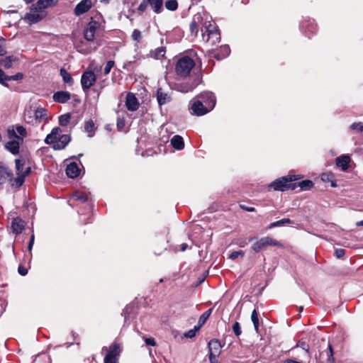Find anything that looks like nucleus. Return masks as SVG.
Returning <instances> with one entry per match:
<instances>
[{
  "mask_svg": "<svg viewBox=\"0 0 363 363\" xmlns=\"http://www.w3.org/2000/svg\"><path fill=\"white\" fill-rule=\"evenodd\" d=\"M16 177H13L12 180V187L19 188L21 187L27 176H28L31 172L30 167H25V161L19 159L15 160Z\"/></svg>",
  "mask_w": 363,
  "mask_h": 363,
  "instance_id": "nucleus-1",
  "label": "nucleus"
},
{
  "mask_svg": "<svg viewBox=\"0 0 363 363\" xmlns=\"http://www.w3.org/2000/svg\"><path fill=\"white\" fill-rule=\"evenodd\" d=\"M212 23V21L208 20V16L206 14L200 13H196L190 23L189 29L192 36L196 37L200 30L201 33L206 30V23Z\"/></svg>",
  "mask_w": 363,
  "mask_h": 363,
  "instance_id": "nucleus-2",
  "label": "nucleus"
},
{
  "mask_svg": "<svg viewBox=\"0 0 363 363\" xmlns=\"http://www.w3.org/2000/svg\"><path fill=\"white\" fill-rule=\"evenodd\" d=\"M195 66L194 60L188 56L179 58L176 64L175 71L180 77H187Z\"/></svg>",
  "mask_w": 363,
  "mask_h": 363,
  "instance_id": "nucleus-3",
  "label": "nucleus"
},
{
  "mask_svg": "<svg viewBox=\"0 0 363 363\" xmlns=\"http://www.w3.org/2000/svg\"><path fill=\"white\" fill-rule=\"evenodd\" d=\"M206 30L202 33V39L211 45H215L220 40V34L214 23H206Z\"/></svg>",
  "mask_w": 363,
  "mask_h": 363,
  "instance_id": "nucleus-4",
  "label": "nucleus"
},
{
  "mask_svg": "<svg viewBox=\"0 0 363 363\" xmlns=\"http://www.w3.org/2000/svg\"><path fill=\"white\" fill-rule=\"evenodd\" d=\"M106 350V354L104 357V363H118L121 346L118 343L113 342L108 347H103L102 351Z\"/></svg>",
  "mask_w": 363,
  "mask_h": 363,
  "instance_id": "nucleus-5",
  "label": "nucleus"
},
{
  "mask_svg": "<svg viewBox=\"0 0 363 363\" xmlns=\"http://www.w3.org/2000/svg\"><path fill=\"white\" fill-rule=\"evenodd\" d=\"M296 178L289 177H284L278 179L269 184V187H272L275 191H286L288 189H294V184L291 183L292 181L295 180Z\"/></svg>",
  "mask_w": 363,
  "mask_h": 363,
  "instance_id": "nucleus-6",
  "label": "nucleus"
},
{
  "mask_svg": "<svg viewBox=\"0 0 363 363\" xmlns=\"http://www.w3.org/2000/svg\"><path fill=\"white\" fill-rule=\"evenodd\" d=\"M47 14V11H40L32 5L29 12L26 13L23 20L29 24H34L44 19Z\"/></svg>",
  "mask_w": 363,
  "mask_h": 363,
  "instance_id": "nucleus-7",
  "label": "nucleus"
},
{
  "mask_svg": "<svg viewBox=\"0 0 363 363\" xmlns=\"http://www.w3.org/2000/svg\"><path fill=\"white\" fill-rule=\"evenodd\" d=\"M269 246L281 247V245L279 241L273 239L272 238L266 236L262 237L258 240H257L252 245V249L253 250L254 252H259Z\"/></svg>",
  "mask_w": 363,
  "mask_h": 363,
  "instance_id": "nucleus-8",
  "label": "nucleus"
},
{
  "mask_svg": "<svg viewBox=\"0 0 363 363\" xmlns=\"http://www.w3.org/2000/svg\"><path fill=\"white\" fill-rule=\"evenodd\" d=\"M13 174L4 162H0V188L6 183L9 182L12 186Z\"/></svg>",
  "mask_w": 363,
  "mask_h": 363,
  "instance_id": "nucleus-9",
  "label": "nucleus"
},
{
  "mask_svg": "<svg viewBox=\"0 0 363 363\" xmlns=\"http://www.w3.org/2000/svg\"><path fill=\"white\" fill-rule=\"evenodd\" d=\"M96 76L92 71H85L81 77V84L82 89L88 91L96 82Z\"/></svg>",
  "mask_w": 363,
  "mask_h": 363,
  "instance_id": "nucleus-10",
  "label": "nucleus"
},
{
  "mask_svg": "<svg viewBox=\"0 0 363 363\" xmlns=\"http://www.w3.org/2000/svg\"><path fill=\"white\" fill-rule=\"evenodd\" d=\"M25 120L28 123H35V124L43 121L46 122L48 120L47 110L43 108H38L34 112V119H32L31 116H29L28 114H26Z\"/></svg>",
  "mask_w": 363,
  "mask_h": 363,
  "instance_id": "nucleus-11",
  "label": "nucleus"
},
{
  "mask_svg": "<svg viewBox=\"0 0 363 363\" xmlns=\"http://www.w3.org/2000/svg\"><path fill=\"white\" fill-rule=\"evenodd\" d=\"M100 24L96 21H90L84 30V37L89 42H93L96 31L99 29Z\"/></svg>",
  "mask_w": 363,
  "mask_h": 363,
  "instance_id": "nucleus-12",
  "label": "nucleus"
},
{
  "mask_svg": "<svg viewBox=\"0 0 363 363\" xmlns=\"http://www.w3.org/2000/svg\"><path fill=\"white\" fill-rule=\"evenodd\" d=\"M191 108L193 113L196 116L204 115L211 111L208 106L206 104H203V103L200 100L191 101Z\"/></svg>",
  "mask_w": 363,
  "mask_h": 363,
  "instance_id": "nucleus-13",
  "label": "nucleus"
},
{
  "mask_svg": "<svg viewBox=\"0 0 363 363\" xmlns=\"http://www.w3.org/2000/svg\"><path fill=\"white\" fill-rule=\"evenodd\" d=\"M92 6L91 0H82L74 8V14L77 16L87 12Z\"/></svg>",
  "mask_w": 363,
  "mask_h": 363,
  "instance_id": "nucleus-14",
  "label": "nucleus"
},
{
  "mask_svg": "<svg viewBox=\"0 0 363 363\" xmlns=\"http://www.w3.org/2000/svg\"><path fill=\"white\" fill-rule=\"evenodd\" d=\"M125 107L130 111H135L139 108L138 100L133 93H128L127 94Z\"/></svg>",
  "mask_w": 363,
  "mask_h": 363,
  "instance_id": "nucleus-15",
  "label": "nucleus"
},
{
  "mask_svg": "<svg viewBox=\"0 0 363 363\" xmlns=\"http://www.w3.org/2000/svg\"><path fill=\"white\" fill-rule=\"evenodd\" d=\"M203 104H206L211 111L216 104V96L212 92H203L199 96Z\"/></svg>",
  "mask_w": 363,
  "mask_h": 363,
  "instance_id": "nucleus-16",
  "label": "nucleus"
},
{
  "mask_svg": "<svg viewBox=\"0 0 363 363\" xmlns=\"http://www.w3.org/2000/svg\"><path fill=\"white\" fill-rule=\"evenodd\" d=\"M70 136L69 135L65 134L62 135L58 138L56 142L52 143L54 149L55 150H62L64 149L68 143L70 142Z\"/></svg>",
  "mask_w": 363,
  "mask_h": 363,
  "instance_id": "nucleus-17",
  "label": "nucleus"
},
{
  "mask_svg": "<svg viewBox=\"0 0 363 363\" xmlns=\"http://www.w3.org/2000/svg\"><path fill=\"white\" fill-rule=\"evenodd\" d=\"M172 99L171 95L164 91L162 88H159L157 91V100L160 106L164 105L170 102Z\"/></svg>",
  "mask_w": 363,
  "mask_h": 363,
  "instance_id": "nucleus-18",
  "label": "nucleus"
},
{
  "mask_svg": "<svg viewBox=\"0 0 363 363\" xmlns=\"http://www.w3.org/2000/svg\"><path fill=\"white\" fill-rule=\"evenodd\" d=\"M350 161V157L347 155H341L335 160L336 165L344 172L347 170Z\"/></svg>",
  "mask_w": 363,
  "mask_h": 363,
  "instance_id": "nucleus-19",
  "label": "nucleus"
},
{
  "mask_svg": "<svg viewBox=\"0 0 363 363\" xmlns=\"http://www.w3.org/2000/svg\"><path fill=\"white\" fill-rule=\"evenodd\" d=\"M71 98V95L68 91H59L53 94L52 99L55 102L64 104L67 102Z\"/></svg>",
  "mask_w": 363,
  "mask_h": 363,
  "instance_id": "nucleus-20",
  "label": "nucleus"
},
{
  "mask_svg": "<svg viewBox=\"0 0 363 363\" xmlns=\"http://www.w3.org/2000/svg\"><path fill=\"white\" fill-rule=\"evenodd\" d=\"M22 142L20 140H12L5 144V148L13 155H17L19 152L20 144Z\"/></svg>",
  "mask_w": 363,
  "mask_h": 363,
  "instance_id": "nucleus-21",
  "label": "nucleus"
},
{
  "mask_svg": "<svg viewBox=\"0 0 363 363\" xmlns=\"http://www.w3.org/2000/svg\"><path fill=\"white\" fill-rule=\"evenodd\" d=\"M57 0H38L36 4H33L36 9L40 11H46L45 9L48 7L56 5Z\"/></svg>",
  "mask_w": 363,
  "mask_h": 363,
  "instance_id": "nucleus-22",
  "label": "nucleus"
},
{
  "mask_svg": "<svg viewBox=\"0 0 363 363\" xmlns=\"http://www.w3.org/2000/svg\"><path fill=\"white\" fill-rule=\"evenodd\" d=\"M61 133L62 130L60 128H54L51 133L46 136L45 143L46 144L51 145L52 143L56 142L58 138L62 135Z\"/></svg>",
  "mask_w": 363,
  "mask_h": 363,
  "instance_id": "nucleus-23",
  "label": "nucleus"
},
{
  "mask_svg": "<svg viewBox=\"0 0 363 363\" xmlns=\"http://www.w3.org/2000/svg\"><path fill=\"white\" fill-rule=\"evenodd\" d=\"M221 345L218 340H211L208 342L209 354L218 356L220 353Z\"/></svg>",
  "mask_w": 363,
  "mask_h": 363,
  "instance_id": "nucleus-24",
  "label": "nucleus"
},
{
  "mask_svg": "<svg viewBox=\"0 0 363 363\" xmlns=\"http://www.w3.org/2000/svg\"><path fill=\"white\" fill-rule=\"evenodd\" d=\"M66 174L69 178H76L79 174V169L76 162H71L66 168Z\"/></svg>",
  "mask_w": 363,
  "mask_h": 363,
  "instance_id": "nucleus-25",
  "label": "nucleus"
},
{
  "mask_svg": "<svg viewBox=\"0 0 363 363\" xmlns=\"http://www.w3.org/2000/svg\"><path fill=\"white\" fill-rule=\"evenodd\" d=\"M199 84L198 80H194L191 83H181L177 85V89L183 93L191 91Z\"/></svg>",
  "mask_w": 363,
  "mask_h": 363,
  "instance_id": "nucleus-26",
  "label": "nucleus"
},
{
  "mask_svg": "<svg viewBox=\"0 0 363 363\" xmlns=\"http://www.w3.org/2000/svg\"><path fill=\"white\" fill-rule=\"evenodd\" d=\"M23 228L24 223L21 218H16L13 219L11 222V229L13 233L16 235L20 234L23 230Z\"/></svg>",
  "mask_w": 363,
  "mask_h": 363,
  "instance_id": "nucleus-27",
  "label": "nucleus"
},
{
  "mask_svg": "<svg viewBox=\"0 0 363 363\" xmlns=\"http://www.w3.org/2000/svg\"><path fill=\"white\" fill-rule=\"evenodd\" d=\"M147 1L156 13H160L163 11V0H147Z\"/></svg>",
  "mask_w": 363,
  "mask_h": 363,
  "instance_id": "nucleus-28",
  "label": "nucleus"
},
{
  "mask_svg": "<svg viewBox=\"0 0 363 363\" xmlns=\"http://www.w3.org/2000/svg\"><path fill=\"white\" fill-rule=\"evenodd\" d=\"M172 145L177 150H181L184 147V140L182 136L176 135L171 139Z\"/></svg>",
  "mask_w": 363,
  "mask_h": 363,
  "instance_id": "nucleus-29",
  "label": "nucleus"
},
{
  "mask_svg": "<svg viewBox=\"0 0 363 363\" xmlns=\"http://www.w3.org/2000/svg\"><path fill=\"white\" fill-rule=\"evenodd\" d=\"M60 75L62 78L63 82L69 85H72L74 80L71 74L64 68L60 69Z\"/></svg>",
  "mask_w": 363,
  "mask_h": 363,
  "instance_id": "nucleus-30",
  "label": "nucleus"
},
{
  "mask_svg": "<svg viewBox=\"0 0 363 363\" xmlns=\"http://www.w3.org/2000/svg\"><path fill=\"white\" fill-rule=\"evenodd\" d=\"M16 57L13 56H9L4 59H1L0 60V65L3 66L6 69L11 68L13 65V63L16 61Z\"/></svg>",
  "mask_w": 363,
  "mask_h": 363,
  "instance_id": "nucleus-31",
  "label": "nucleus"
},
{
  "mask_svg": "<svg viewBox=\"0 0 363 363\" xmlns=\"http://www.w3.org/2000/svg\"><path fill=\"white\" fill-rule=\"evenodd\" d=\"M88 200V196L84 192L77 191L71 196L70 201H79L86 202Z\"/></svg>",
  "mask_w": 363,
  "mask_h": 363,
  "instance_id": "nucleus-32",
  "label": "nucleus"
},
{
  "mask_svg": "<svg viewBox=\"0 0 363 363\" xmlns=\"http://www.w3.org/2000/svg\"><path fill=\"white\" fill-rule=\"evenodd\" d=\"M251 320L253 323L255 331L257 333H258L259 324L258 313L256 309H254L252 312Z\"/></svg>",
  "mask_w": 363,
  "mask_h": 363,
  "instance_id": "nucleus-33",
  "label": "nucleus"
},
{
  "mask_svg": "<svg viewBox=\"0 0 363 363\" xmlns=\"http://www.w3.org/2000/svg\"><path fill=\"white\" fill-rule=\"evenodd\" d=\"M8 136L10 139L20 140L23 141V138L17 135L13 126L9 127L7 130Z\"/></svg>",
  "mask_w": 363,
  "mask_h": 363,
  "instance_id": "nucleus-34",
  "label": "nucleus"
},
{
  "mask_svg": "<svg viewBox=\"0 0 363 363\" xmlns=\"http://www.w3.org/2000/svg\"><path fill=\"white\" fill-rule=\"evenodd\" d=\"M211 312H212V308H210L208 311H206V312H204L200 316V318L199 319V326H200V328L201 327V325H203L206 323V320L210 316Z\"/></svg>",
  "mask_w": 363,
  "mask_h": 363,
  "instance_id": "nucleus-35",
  "label": "nucleus"
},
{
  "mask_svg": "<svg viewBox=\"0 0 363 363\" xmlns=\"http://www.w3.org/2000/svg\"><path fill=\"white\" fill-rule=\"evenodd\" d=\"M71 118V115L69 113H66L61 115L59 117V123L62 126H66L69 123Z\"/></svg>",
  "mask_w": 363,
  "mask_h": 363,
  "instance_id": "nucleus-36",
  "label": "nucleus"
},
{
  "mask_svg": "<svg viewBox=\"0 0 363 363\" xmlns=\"http://www.w3.org/2000/svg\"><path fill=\"white\" fill-rule=\"evenodd\" d=\"M165 7L169 11H175L178 7V3L176 0H167Z\"/></svg>",
  "mask_w": 363,
  "mask_h": 363,
  "instance_id": "nucleus-37",
  "label": "nucleus"
},
{
  "mask_svg": "<svg viewBox=\"0 0 363 363\" xmlns=\"http://www.w3.org/2000/svg\"><path fill=\"white\" fill-rule=\"evenodd\" d=\"M94 128H95L94 123L91 120L85 122L84 129H85L86 132L89 133V137L91 136V133L94 131Z\"/></svg>",
  "mask_w": 363,
  "mask_h": 363,
  "instance_id": "nucleus-38",
  "label": "nucleus"
},
{
  "mask_svg": "<svg viewBox=\"0 0 363 363\" xmlns=\"http://www.w3.org/2000/svg\"><path fill=\"white\" fill-rule=\"evenodd\" d=\"M291 220L289 218H283L281 220H277L276 222L272 223L269 225V228H272L274 227L280 226L284 224L291 223Z\"/></svg>",
  "mask_w": 363,
  "mask_h": 363,
  "instance_id": "nucleus-39",
  "label": "nucleus"
},
{
  "mask_svg": "<svg viewBox=\"0 0 363 363\" xmlns=\"http://www.w3.org/2000/svg\"><path fill=\"white\" fill-rule=\"evenodd\" d=\"M298 186L302 190H308L313 186V183L311 180H303L298 183Z\"/></svg>",
  "mask_w": 363,
  "mask_h": 363,
  "instance_id": "nucleus-40",
  "label": "nucleus"
},
{
  "mask_svg": "<svg viewBox=\"0 0 363 363\" xmlns=\"http://www.w3.org/2000/svg\"><path fill=\"white\" fill-rule=\"evenodd\" d=\"M200 330V326L195 325L194 328L191 330H189L186 333L184 334V336L187 338H192L195 337L196 333Z\"/></svg>",
  "mask_w": 363,
  "mask_h": 363,
  "instance_id": "nucleus-41",
  "label": "nucleus"
},
{
  "mask_svg": "<svg viewBox=\"0 0 363 363\" xmlns=\"http://www.w3.org/2000/svg\"><path fill=\"white\" fill-rule=\"evenodd\" d=\"M165 55V49L163 47L157 48L153 54L155 58L159 60L163 57Z\"/></svg>",
  "mask_w": 363,
  "mask_h": 363,
  "instance_id": "nucleus-42",
  "label": "nucleus"
},
{
  "mask_svg": "<svg viewBox=\"0 0 363 363\" xmlns=\"http://www.w3.org/2000/svg\"><path fill=\"white\" fill-rule=\"evenodd\" d=\"M334 352L333 350V347L330 344L328 345V359L325 363H335V360L334 358Z\"/></svg>",
  "mask_w": 363,
  "mask_h": 363,
  "instance_id": "nucleus-43",
  "label": "nucleus"
},
{
  "mask_svg": "<svg viewBox=\"0 0 363 363\" xmlns=\"http://www.w3.org/2000/svg\"><path fill=\"white\" fill-rule=\"evenodd\" d=\"M114 65H115L114 61H113V60L108 61L105 65L104 69V74L105 75L108 74L110 73L111 69L113 67Z\"/></svg>",
  "mask_w": 363,
  "mask_h": 363,
  "instance_id": "nucleus-44",
  "label": "nucleus"
},
{
  "mask_svg": "<svg viewBox=\"0 0 363 363\" xmlns=\"http://www.w3.org/2000/svg\"><path fill=\"white\" fill-rule=\"evenodd\" d=\"M99 46V44L96 43L93 48L90 47V48H84L82 47V48L79 47V51L82 53L87 54V53L91 52L92 50H95Z\"/></svg>",
  "mask_w": 363,
  "mask_h": 363,
  "instance_id": "nucleus-45",
  "label": "nucleus"
},
{
  "mask_svg": "<svg viewBox=\"0 0 363 363\" xmlns=\"http://www.w3.org/2000/svg\"><path fill=\"white\" fill-rule=\"evenodd\" d=\"M352 130H356L358 133L363 131V123H354L350 125Z\"/></svg>",
  "mask_w": 363,
  "mask_h": 363,
  "instance_id": "nucleus-46",
  "label": "nucleus"
},
{
  "mask_svg": "<svg viewBox=\"0 0 363 363\" xmlns=\"http://www.w3.org/2000/svg\"><path fill=\"white\" fill-rule=\"evenodd\" d=\"M233 333L236 336H239L242 333L240 325L238 322H235L233 325Z\"/></svg>",
  "mask_w": 363,
  "mask_h": 363,
  "instance_id": "nucleus-47",
  "label": "nucleus"
},
{
  "mask_svg": "<svg viewBox=\"0 0 363 363\" xmlns=\"http://www.w3.org/2000/svg\"><path fill=\"white\" fill-rule=\"evenodd\" d=\"M23 74L18 72L12 76L5 77V79L6 81H11V80L16 81V80L21 79L23 78Z\"/></svg>",
  "mask_w": 363,
  "mask_h": 363,
  "instance_id": "nucleus-48",
  "label": "nucleus"
},
{
  "mask_svg": "<svg viewBox=\"0 0 363 363\" xmlns=\"http://www.w3.org/2000/svg\"><path fill=\"white\" fill-rule=\"evenodd\" d=\"M239 256H240V257L244 256V252L242 250L235 251V252H231L230 255H229V258H230L231 259H235Z\"/></svg>",
  "mask_w": 363,
  "mask_h": 363,
  "instance_id": "nucleus-49",
  "label": "nucleus"
},
{
  "mask_svg": "<svg viewBox=\"0 0 363 363\" xmlns=\"http://www.w3.org/2000/svg\"><path fill=\"white\" fill-rule=\"evenodd\" d=\"M220 49L223 51V55L221 57H218L217 55H216V57H217L218 60L228 56L230 53V48L228 45H223L220 48Z\"/></svg>",
  "mask_w": 363,
  "mask_h": 363,
  "instance_id": "nucleus-50",
  "label": "nucleus"
},
{
  "mask_svg": "<svg viewBox=\"0 0 363 363\" xmlns=\"http://www.w3.org/2000/svg\"><path fill=\"white\" fill-rule=\"evenodd\" d=\"M132 38L134 40L139 42L141 40V33L139 30L135 29L132 33Z\"/></svg>",
  "mask_w": 363,
  "mask_h": 363,
  "instance_id": "nucleus-51",
  "label": "nucleus"
},
{
  "mask_svg": "<svg viewBox=\"0 0 363 363\" xmlns=\"http://www.w3.org/2000/svg\"><path fill=\"white\" fill-rule=\"evenodd\" d=\"M16 132H17L22 137L26 135V130L22 125H17L16 128Z\"/></svg>",
  "mask_w": 363,
  "mask_h": 363,
  "instance_id": "nucleus-52",
  "label": "nucleus"
},
{
  "mask_svg": "<svg viewBox=\"0 0 363 363\" xmlns=\"http://www.w3.org/2000/svg\"><path fill=\"white\" fill-rule=\"evenodd\" d=\"M148 5H149V3H148L147 0H143V1L139 5L138 9V11L143 12L146 10Z\"/></svg>",
  "mask_w": 363,
  "mask_h": 363,
  "instance_id": "nucleus-53",
  "label": "nucleus"
},
{
  "mask_svg": "<svg viewBox=\"0 0 363 363\" xmlns=\"http://www.w3.org/2000/svg\"><path fill=\"white\" fill-rule=\"evenodd\" d=\"M335 255L337 258H342L345 255V250L343 249H337L335 251Z\"/></svg>",
  "mask_w": 363,
  "mask_h": 363,
  "instance_id": "nucleus-54",
  "label": "nucleus"
},
{
  "mask_svg": "<svg viewBox=\"0 0 363 363\" xmlns=\"http://www.w3.org/2000/svg\"><path fill=\"white\" fill-rule=\"evenodd\" d=\"M5 77H7V76L5 75L4 72L0 69V83L6 86H8V84L6 83H5V82H4V81H6L5 79Z\"/></svg>",
  "mask_w": 363,
  "mask_h": 363,
  "instance_id": "nucleus-55",
  "label": "nucleus"
},
{
  "mask_svg": "<svg viewBox=\"0 0 363 363\" xmlns=\"http://www.w3.org/2000/svg\"><path fill=\"white\" fill-rule=\"evenodd\" d=\"M6 54V49L4 45V42L3 40H0V56H2Z\"/></svg>",
  "mask_w": 363,
  "mask_h": 363,
  "instance_id": "nucleus-56",
  "label": "nucleus"
},
{
  "mask_svg": "<svg viewBox=\"0 0 363 363\" xmlns=\"http://www.w3.org/2000/svg\"><path fill=\"white\" fill-rule=\"evenodd\" d=\"M18 273L22 276H25L28 273V270L25 267L21 266L18 267Z\"/></svg>",
  "mask_w": 363,
  "mask_h": 363,
  "instance_id": "nucleus-57",
  "label": "nucleus"
},
{
  "mask_svg": "<svg viewBox=\"0 0 363 363\" xmlns=\"http://www.w3.org/2000/svg\"><path fill=\"white\" fill-rule=\"evenodd\" d=\"M333 175L331 174H328V173H323L321 175V179L324 182H326V181H329L330 180V178L332 177Z\"/></svg>",
  "mask_w": 363,
  "mask_h": 363,
  "instance_id": "nucleus-58",
  "label": "nucleus"
},
{
  "mask_svg": "<svg viewBox=\"0 0 363 363\" xmlns=\"http://www.w3.org/2000/svg\"><path fill=\"white\" fill-rule=\"evenodd\" d=\"M145 341L147 345L155 346L156 344V342L153 338H145Z\"/></svg>",
  "mask_w": 363,
  "mask_h": 363,
  "instance_id": "nucleus-59",
  "label": "nucleus"
},
{
  "mask_svg": "<svg viewBox=\"0 0 363 363\" xmlns=\"http://www.w3.org/2000/svg\"><path fill=\"white\" fill-rule=\"evenodd\" d=\"M240 207L248 212H253L255 210L254 207H248L243 205L240 206Z\"/></svg>",
  "mask_w": 363,
  "mask_h": 363,
  "instance_id": "nucleus-60",
  "label": "nucleus"
},
{
  "mask_svg": "<svg viewBox=\"0 0 363 363\" xmlns=\"http://www.w3.org/2000/svg\"><path fill=\"white\" fill-rule=\"evenodd\" d=\"M218 356H213L211 354H209V360L210 363H218V360L216 359Z\"/></svg>",
  "mask_w": 363,
  "mask_h": 363,
  "instance_id": "nucleus-61",
  "label": "nucleus"
},
{
  "mask_svg": "<svg viewBox=\"0 0 363 363\" xmlns=\"http://www.w3.org/2000/svg\"><path fill=\"white\" fill-rule=\"evenodd\" d=\"M123 125H124V123L123 121H121V122L118 121L117 126L119 129H121Z\"/></svg>",
  "mask_w": 363,
  "mask_h": 363,
  "instance_id": "nucleus-62",
  "label": "nucleus"
},
{
  "mask_svg": "<svg viewBox=\"0 0 363 363\" xmlns=\"http://www.w3.org/2000/svg\"><path fill=\"white\" fill-rule=\"evenodd\" d=\"M187 247V245L185 244V243H183L182 245H181V251H184Z\"/></svg>",
  "mask_w": 363,
  "mask_h": 363,
  "instance_id": "nucleus-63",
  "label": "nucleus"
},
{
  "mask_svg": "<svg viewBox=\"0 0 363 363\" xmlns=\"http://www.w3.org/2000/svg\"><path fill=\"white\" fill-rule=\"evenodd\" d=\"M33 242H29V243H28V250H29V251H31L32 247H33Z\"/></svg>",
  "mask_w": 363,
  "mask_h": 363,
  "instance_id": "nucleus-64",
  "label": "nucleus"
}]
</instances>
